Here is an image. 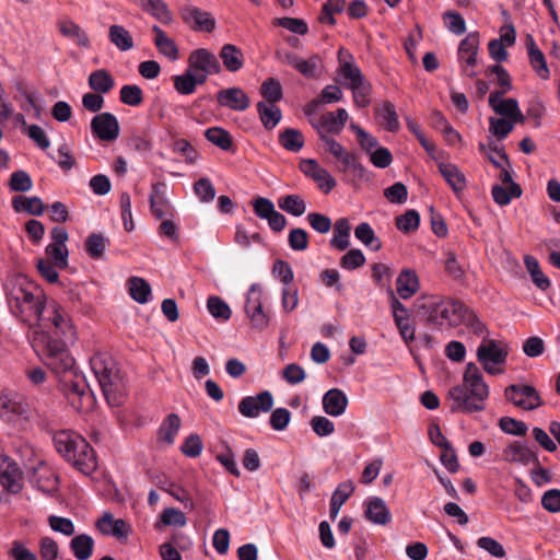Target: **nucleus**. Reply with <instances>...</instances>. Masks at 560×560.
<instances>
[{"label": "nucleus", "mask_w": 560, "mask_h": 560, "mask_svg": "<svg viewBox=\"0 0 560 560\" xmlns=\"http://www.w3.org/2000/svg\"><path fill=\"white\" fill-rule=\"evenodd\" d=\"M34 319L37 327L32 337L33 349L55 374L72 373L74 359L68 348L77 340V330L68 312L49 301Z\"/></svg>", "instance_id": "f257e3e1"}, {"label": "nucleus", "mask_w": 560, "mask_h": 560, "mask_svg": "<svg viewBox=\"0 0 560 560\" xmlns=\"http://www.w3.org/2000/svg\"><path fill=\"white\" fill-rule=\"evenodd\" d=\"M489 396L488 385L483 382L478 366L469 362L464 373V384L454 386L448 392L453 412L471 413L485 409V401Z\"/></svg>", "instance_id": "f03ea898"}, {"label": "nucleus", "mask_w": 560, "mask_h": 560, "mask_svg": "<svg viewBox=\"0 0 560 560\" xmlns=\"http://www.w3.org/2000/svg\"><path fill=\"white\" fill-rule=\"evenodd\" d=\"M7 299L11 312L24 322L34 319L47 302L42 290L23 276L8 282Z\"/></svg>", "instance_id": "7ed1b4c3"}, {"label": "nucleus", "mask_w": 560, "mask_h": 560, "mask_svg": "<svg viewBox=\"0 0 560 560\" xmlns=\"http://www.w3.org/2000/svg\"><path fill=\"white\" fill-rule=\"evenodd\" d=\"M57 452L83 475H91L97 468L94 450L80 434L60 430L52 438Z\"/></svg>", "instance_id": "20e7f679"}, {"label": "nucleus", "mask_w": 560, "mask_h": 560, "mask_svg": "<svg viewBox=\"0 0 560 560\" xmlns=\"http://www.w3.org/2000/svg\"><path fill=\"white\" fill-rule=\"evenodd\" d=\"M417 306L427 322L441 330L459 326L466 307L460 301L438 295L421 298Z\"/></svg>", "instance_id": "39448f33"}, {"label": "nucleus", "mask_w": 560, "mask_h": 560, "mask_svg": "<svg viewBox=\"0 0 560 560\" xmlns=\"http://www.w3.org/2000/svg\"><path fill=\"white\" fill-rule=\"evenodd\" d=\"M90 364L107 404L112 407L122 404V384L115 360L107 353H97Z\"/></svg>", "instance_id": "423d86ee"}, {"label": "nucleus", "mask_w": 560, "mask_h": 560, "mask_svg": "<svg viewBox=\"0 0 560 560\" xmlns=\"http://www.w3.org/2000/svg\"><path fill=\"white\" fill-rule=\"evenodd\" d=\"M477 359L482 369L491 375L502 374L509 350L506 345L493 339H483L477 348Z\"/></svg>", "instance_id": "0eeeda50"}, {"label": "nucleus", "mask_w": 560, "mask_h": 560, "mask_svg": "<svg viewBox=\"0 0 560 560\" xmlns=\"http://www.w3.org/2000/svg\"><path fill=\"white\" fill-rule=\"evenodd\" d=\"M264 291L260 284L253 283L246 294L244 311L250 327L256 331H264L271 322L269 313L264 311Z\"/></svg>", "instance_id": "6e6552de"}, {"label": "nucleus", "mask_w": 560, "mask_h": 560, "mask_svg": "<svg viewBox=\"0 0 560 560\" xmlns=\"http://www.w3.org/2000/svg\"><path fill=\"white\" fill-rule=\"evenodd\" d=\"M505 399L523 410H535L542 405V399L535 387L512 384L504 390Z\"/></svg>", "instance_id": "1a4fd4ad"}, {"label": "nucleus", "mask_w": 560, "mask_h": 560, "mask_svg": "<svg viewBox=\"0 0 560 560\" xmlns=\"http://www.w3.org/2000/svg\"><path fill=\"white\" fill-rule=\"evenodd\" d=\"M187 68L197 75L205 74V82L210 74H218L221 71L218 58L206 48L196 49L190 54Z\"/></svg>", "instance_id": "9d476101"}, {"label": "nucleus", "mask_w": 560, "mask_h": 560, "mask_svg": "<svg viewBox=\"0 0 560 560\" xmlns=\"http://www.w3.org/2000/svg\"><path fill=\"white\" fill-rule=\"evenodd\" d=\"M502 459L521 466H538V455L525 441H513L502 451Z\"/></svg>", "instance_id": "9b49d317"}, {"label": "nucleus", "mask_w": 560, "mask_h": 560, "mask_svg": "<svg viewBox=\"0 0 560 560\" xmlns=\"http://www.w3.org/2000/svg\"><path fill=\"white\" fill-rule=\"evenodd\" d=\"M273 396L269 390L254 396H246L238 402L237 409L245 418H257L260 413L269 412L273 407Z\"/></svg>", "instance_id": "f8f14e48"}, {"label": "nucleus", "mask_w": 560, "mask_h": 560, "mask_svg": "<svg viewBox=\"0 0 560 560\" xmlns=\"http://www.w3.org/2000/svg\"><path fill=\"white\" fill-rule=\"evenodd\" d=\"M96 528L106 536H112L119 541H127L132 533V527L122 518H115L110 512H104L95 523Z\"/></svg>", "instance_id": "ddd939ff"}, {"label": "nucleus", "mask_w": 560, "mask_h": 560, "mask_svg": "<svg viewBox=\"0 0 560 560\" xmlns=\"http://www.w3.org/2000/svg\"><path fill=\"white\" fill-rule=\"evenodd\" d=\"M300 170L305 176L312 178L325 194L330 192L337 186V182L330 173L313 159L303 160L300 163Z\"/></svg>", "instance_id": "4468645a"}, {"label": "nucleus", "mask_w": 560, "mask_h": 560, "mask_svg": "<svg viewBox=\"0 0 560 560\" xmlns=\"http://www.w3.org/2000/svg\"><path fill=\"white\" fill-rule=\"evenodd\" d=\"M66 386L67 396L75 409L83 410L92 405L93 395L83 376H79L74 373L73 378L67 382Z\"/></svg>", "instance_id": "2eb2a0df"}, {"label": "nucleus", "mask_w": 560, "mask_h": 560, "mask_svg": "<svg viewBox=\"0 0 560 560\" xmlns=\"http://www.w3.org/2000/svg\"><path fill=\"white\" fill-rule=\"evenodd\" d=\"M479 48L478 33H469L460 43L458 47V59L463 66V71L470 78L476 75L472 70L477 62V52Z\"/></svg>", "instance_id": "dca6fc26"}, {"label": "nucleus", "mask_w": 560, "mask_h": 560, "mask_svg": "<svg viewBox=\"0 0 560 560\" xmlns=\"http://www.w3.org/2000/svg\"><path fill=\"white\" fill-rule=\"evenodd\" d=\"M92 132L103 141H114L119 137V122L112 113H101L91 121Z\"/></svg>", "instance_id": "f3484780"}, {"label": "nucleus", "mask_w": 560, "mask_h": 560, "mask_svg": "<svg viewBox=\"0 0 560 560\" xmlns=\"http://www.w3.org/2000/svg\"><path fill=\"white\" fill-rule=\"evenodd\" d=\"M338 74L340 77V83L348 88L352 84L359 83L365 80L360 68L354 62L353 56L349 50L340 48L338 51Z\"/></svg>", "instance_id": "a211bd4d"}, {"label": "nucleus", "mask_w": 560, "mask_h": 560, "mask_svg": "<svg viewBox=\"0 0 560 560\" xmlns=\"http://www.w3.org/2000/svg\"><path fill=\"white\" fill-rule=\"evenodd\" d=\"M348 118V112L345 108H338L336 112L323 114L316 122H313V126L317 129L319 139L322 140V135H339Z\"/></svg>", "instance_id": "6ab92c4d"}, {"label": "nucleus", "mask_w": 560, "mask_h": 560, "mask_svg": "<svg viewBox=\"0 0 560 560\" xmlns=\"http://www.w3.org/2000/svg\"><path fill=\"white\" fill-rule=\"evenodd\" d=\"M0 485L12 493L22 489V471L18 464L4 456L0 458Z\"/></svg>", "instance_id": "aec40b11"}, {"label": "nucleus", "mask_w": 560, "mask_h": 560, "mask_svg": "<svg viewBox=\"0 0 560 560\" xmlns=\"http://www.w3.org/2000/svg\"><path fill=\"white\" fill-rule=\"evenodd\" d=\"M217 102L220 106L235 112H244L250 104L248 95L238 86L220 90Z\"/></svg>", "instance_id": "412c9836"}, {"label": "nucleus", "mask_w": 560, "mask_h": 560, "mask_svg": "<svg viewBox=\"0 0 560 560\" xmlns=\"http://www.w3.org/2000/svg\"><path fill=\"white\" fill-rule=\"evenodd\" d=\"M283 61L307 79L317 78L322 68V60L317 55L303 59L294 52H285Z\"/></svg>", "instance_id": "4be33fe9"}, {"label": "nucleus", "mask_w": 560, "mask_h": 560, "mask_svg": "<svg viewBox=\"0 0 560 560\" xmlns=\"http://www.w3.org/2000/svg\"><path fill=\"white\" fill-rule=\"evenodd\" d=\"M322 142H324L329 153L340 162L341 166L339 170L341 172H347L349 168L357 170L361 167L357 161L355 154L348 152L343 145L334 138L328 135H322Z\"/></svg>", "instance_id": "5701e85b"}, {"label": "nucleus", "mask_w": 560, "mask_h": 560, "mask_svg": "<svg viewBox=\"0 0 560 560\" xmlns=\"http://www.w3.org/2000/svg\"><path fill=\"white\" fill-rule=\"evenodd\" d=\"M364 516L376 525H386L392 521V513L385 501L380 497H371L364 501Z\"/></svg>", "instance_id": "b1692460"}, {"label": "nucleus", "mask_w": 560, "mask_h": 560, "mask_svg": "<svg viewBox=\"0 0 560 560\" xmlns=\"http://www.w3.org/2000/svg\"><path fill=\"white\" fill-rule=\"evenodd\" d=\"M183 19L186 23L192 24V28L196 31L211 32L215 26V21L212 15L196 7L184 8Z\"/></svg>", "instance_id": "393cba45"}, {"label": "nucleus", "mask_w": 560, "mask_h": 560, "mask_svg": "<svg viewBox=\"0 0 560 560\" xmlns=\"http://www.w3.org/2000/svg\"><path fill=\"white\" fill-rule=\"evenodd\" d=\"M347 406L348 398L341 389L331 388L323 396L324 411L331 417L343 415Z\"/></svg>", "instance_id": "a878e982"}, {"label": "nucleus", "mask_w": 560, "mask_h": 560, "mask_svg": "<svg viewBox=\"0 0 560 560\" xmlns=\"http://www.w3.org/2000/svg\"><path fill=\"white\" fill-rule=\"evenodd\" d=\"M180 427L182 420L177 413L167 415L158 430V442L168 446L173 445Z\"/></svg>", "instance_id": "bb28decb"}, {"label": "nucleus", "mask_w": 560, "mask_h": 560, "mask_svg": "<svg viewBox=\"0 0 560 560\" xmlns=\"http://www.w3.org/2000/svg\"><path fill=\"white\" fill-rule=\"evenodd\" d=\"M526 46L530 66L539 75V78L544 80L548 79L550 75V71L548 69L545 55L538 48L532 35H527Z\"/></svg>", "instance_id": "cd10ccee"}, {"label": "nucleus", "mask_w": 560, "mask_h": 560, "mask_svg": "<svg viewBox=\"0 0 560 560\" xmlns=\"http://www.w3.org/2000/svg\"><path fill=\"white\" fill-rule=\"evenodd\" d=\"M396 284L397 293L404 300L410 299L420 288L419 278L412 269H404L398 275Z\"/></svg>", "instance_id": "c85d7f7f"}, {"label": "nucleus", "mask_w": 560, "mask_h": 560, "mask_svg": "<svg viewBox=\"0 0 560 560\" xmlns=\"http://www.w3.org/2000/svg\"><path fill=\"white\" fill-rule=\"evenodd\" d=\"M438 167L441 175L451 186L454 192L458 194L465 189V175L459 171V168L455 164L439 162Z\"/></svg>", "instance_id": "c756f323"}, {"label": "nucleus", "mask_w": 560, "mask_h": 560, "mask_svg": "<svg viewBox=\"0 0 560 560\" xmlns=\"http://www.w3.org/2000/svg\"><path fill=\"white\" fill-rule=\"evenodd\" d=\"M173 81L174 88L179 94L190 95L196 91L197 85L205 83V74L197 75L187 68L183 74L175 75Z\"/></svg>", "instance_id": "7c9ffc66"}, {"label": "nucleus", "mask_w": 560, "mask_h": 560, "mask_svg": "<svg viewBox=\"0 0 560 560\" xmlns=\"http://www.w3.org/2000/svg\"><path fill=\"white\" fill-rule=\"evenodd\" d=\"M152 32L154 33V44L163 56L171 61L178 59V48L175 42L166 35V33L158 25H153Z\"/></svg>", "instance_id": "2f4dec72"}, {"label": "nucleus", "mask_w": 560, "mask_h": 560, "mask_svg": "<svg viewBox=\"0 0 560 560\" xmlns=\"http://www.w3.org/2000/svg\"><path fill=\"white\" fill-rule=\"evenodd\" d=\"M351 225L347 218H340L335 222L334 234L330 240V246L342 252L350 245Z\"/></svg>", "instance_id": "473e14b6"}, {"label": "nucleus", "mask_w": 560, "mask_h": 560, "mask_svg": "<svg viewBox=\"0 0 560 560\" xmlns=\"http://www.w3.org/2000/svg\"><path fill=\"white\" fill-rule=\"evenodd\" d=\"M88 84L92 91L107 94L114 89L115 79L107 70L97 69L90 73Z\"/></svg>", "instance_id": "72a5a7b5"}, {"label": "nucleus", "mask_w": 560, "mask_h": 560, "mask_svg": "<svg viewBox=\"0 0 560 560\" xmlns=\"http://www.w3.org/2000/svg\"><path fill=\"white\" fill-rule=\"evenodd\" d=\"M223 66L230 72H236L244 66V55L242 50L233 44H225L219 54Z\"/></svg>", "instance_id": "f704fd0d"}, {"label": "nucleus", "mask_w": 560, "mask_h": 560, "mask_svg": "<svg viewBox=\"0 0 560 560\" xmlns=\"http://www.w3.org/2000/svg\"><path fill=\"white\" fill-rule=\"evenodd\" d=\"M69 546L78 560H89L93 555L95 541L88 534H79L70 540Z\"/></svg>", "instance_id": "c9c22d12"}, {"label": "nucleus", "mask_w": 560, "mask_h": 560, "mask_svg": "<svg viewBox=\"0 0 560 560\" xmlns=\"http://www.w3.org/2000/svg\"><path fill=\"white\" fill-rule=\"evenodd\" d=\"M354 491V485L351 480H346L338 485L330 500V518L335 520L341 506L347 502Z\"/></svg>", "instance_id": "e433bc0d"}, {"label": "nucleus", "mask_w": 560, "mask_h": 560, "mask_svg": "<svg viewBox=\"0 0 560 560\" xmlns=\"http://www.w3.org/2000/svg\"><path fill=\"white\" fill-rule=\"evenodd\" d=\"M12 208L16 212L25 211L32 215H40L45 210L43 200L39 197L15 196L12 199Z\"/></svg>", "instance_id": "4c0bfd02"}, {"label": "nucleus", "mask_w": 560, "mask_h": 560, "mask_svg": "<svg viewBox=\"0 0 560 560\" xmlns=\"http://www.w3.org/2000/svg\"><path fill=\"white\" fill-rule=\"evenodd\" d=\"M478 149L480 153L487 156L493 166L498 168L502 167L503 165L510 166V160L503 147H500L494 142H489L487 144L480 142L478 144Z\"/></svg>", "instance_id": "58836bf2"}, {"label": "nucleus", "mask_w": 560, "mask_h": 560, "mask_svg": "<svg viewBox=\"0 0 560 560\" xmlns=\"http://www.w3.org/2000/svg\"><path fill=\"white\" fill-rule=\"evenodd\" d=\"M0 415L10 418L11 416H19L27 418V406L8 394H0Z\"/></svg>", "instance_id": "ea45409f"}, {"label": "nucleus", "mask_w": 560, "mask_h": 560, "mask_svg": "<svg viewBox=\"0 0 560 560\" xmlns=\"http://www.w3.org/2000/svg\"><path fill=\"white\" fill-rule=\"evenodd\" d=\"M257 112L262 126L268 130L273 129L282 117L281 110L277 105L265 102H258Z\"/></svg>", "instance_id": "a19ab883"}, {"label": "nucleus", "mask_w": 560, "mask_h": 560, "mask_svg": "<svg viewBox=\"0 0 560 560\" xmlns=\"http://www.w3.org/2000/svg\"><path fill=\"white\" fill-rule=\"evenodd\" d=\"M130 296L140 304H145L151 299V287L147 280L140 277H131L128 280Z\"/></svg>", "instance_id": "79ce46f5"}, {"label": "nucleus", "mask_w": 560, "mask_h": 560, "mask_svg": "<svg viewBox=\"0 0 560 560\" xmlns=\"http://www.w3.org/2000/svg\"><path fill=\"white\" fill-rule=\"evenodd\" d=\"M278 207L293 217H301L306 211V202L296 194L285 195L278 199Z\"/></svg>", "instance_id": "37998d69"}, {"label": "nucleus", "mask_w": 560, "mask_h": 560, "mask_svg": "<svg viewBox=\"0 0 560 560\" xmlns=\"http://www.w3.org/2000/svg\"><path fill=\"white\" fill-rule=\"evenodd\" d=\"M354 236L373 252H378L382 248L381 240L368 222H362L354 229Z\"/></svg>", "instance_id": "c03bdc74"}, {"label": "nucleus", "mask_w": 560, "mask_h": 560, "mask_svg": "<svg viewBox=\"0 0 560 560\" xmlns=\"http://www.w3.org/2000/svg\"><path fill=\"white\" fill-rule=\"evenodd\" d=\"M492 110L501 117L520 121V124L525 121V116L518 106L517 100L515 98H506L498 103V105L493 106Z\"/></svg>", "instance_id": "a18cd8bd"}, {"label": "nucleus", "mask_w": 560, "mask_h": 560, "mask_svg": "<svg viewBox=\"0 0 560 560\" xmlns=\"http://www.w3.org/2000/svg\"><path fill=\"white\" fill-rule=\"evenodd\" d=\"M377 117L387 131L396 132L400 127L396 108L390 102L383 103L377 110Z\"/></svg>", "instance_id": "49530a36"}, {"label": "nucleus", "mask_w": 560, "mask_h": 560, "mask_svg": "<svg viewBox=\"0 0 560 560\" xmlns=\"http://www.w3.org/2000/svg\"><path fill=\"white\" fill-rule=\"evenodd\" d=\"M516 124H520V121L504 117H490L489 132L500 141L505 139L513 131Z\"/></svg>", "instance_id": "de8ad7c7"}, {"label": "nucleus", "mask_w": 560, "mask_h": 560, "mask_svg": "<svg viewBox=\"0 0 560 560\" xmlns=\"http://www.w3.org/2000/svg\"><path fill=\"white\" fill-rule=\"evenodd\" d=\"M524 264L535 285L542 291L547 290L550 287V280L541 271L538 260L530 255H526L524 257Z\"/></svg>", "instance_id": "09e8293b"}, {"label": "nucleus", "mask_w": 560, "mask_h": 560, "mask_svg": "<svg viewBox=\"0 0 560 560\" xmlns=\"http://www.w3.org/2000/svg\"><path fill=\"white\" fill-rule=\"evenodd\" d=\"M522 192V188L518 184H512V186L508 188L494 185L491 190L494 202L501 207L508 206L513 198H520Z\"/></svg>", "instance_id": "8fccbe9b"}, {"label": "nucleus", "mask_w": 560, "mask_h": 560, "mask_svg": "<svg viewBox=\"0 0 560 560\" xmlns=\"http://www.w3.org/2000/svg\"><path fill=\"white\" fill-rule=\"evenodd\" d=\"M280 144L290 152H299L304 145L302 132L294 128H287L279 135Z\"/></svg>", "instance_id": "3c124183"}, {"label": "nucleus", "mask_w": 560, "mask_h": 560, "mask_svg": "<svg viewBox=\"0 0 560 560\" xmlns=\"http://www.w3.org/2000/svg\"><path fill=\"white\" fill-rule=\"evenodd\" d=\"M108 37L121 51L130 50L133 47L130 33L121 25H112L108 31Z\"/></svg>", "instance_id": "603ef678"}, {"label": "nucleus", "mask_w": 560, "mask_h": 560, "mask_svg": "<svg viewBox=\"0 0 560 560\" xmlns=\"http://www.w3.org/2000/svg\"><path fill=\"white\" fill-rule=\"evenodd\" d=\"M61 34L75 42L79 46L88 47L90 42L86 33L74 22L63 21L59 25Z\"/></svg>", "instance_id": "864d4df0"}, {"label": "nucleus", "mask_w": 560, "mask_h": 560, "mask_svg": "<svg viewBox=\"0 0 560 560\" xmlns=\"http://www.w3.org/2000/svg\"><path fill=\"white\" fill-rule=\"evenodd\" d=\"M109 244V240L101 233H92L85 241V249L90 257L101 258Z\"/></svg>", "instance_id": "5fc2aeb1"}, {"label": "nucleus", "mask_w": 560, "mask_h": 560, "mask_svg": "<svg viewBox=\"0 0 560 560\" xmlns=\"http://www.w3.org/2000/svg\"><path fill=\"white\" fill-rule=\"evenodd\" d=\"M206 139L222 150L232 148V138L230 133L220 127H211L205 131Z\"/></svg>", "instance_id": "6e6d98bb"}, {"label": "nucleus", "mask_w": 560, "mask_h": 560, "mask_svg": "<svg viewBox=\"0 0 560 560\" xmlns=\"http://www.w3.org/2000/svg\"><path fill=\"white\" fill-rule=\"evenodd\" d=\"M342 98V91L337 85H327L323 89L318 100H314L307 107L306 114L310 115L319 103H335Z\"/></svg>", "instance_id": "4d7b16f0"}, {"label": "nucleus", "mask_w": 560, "mask_h": 560, "mask_svg": "<svg viewBox=\"0 0 560 560\" xmlns=\"http://www.w3.org/2000/svg\"><path fill=\"white\" fill-rule=\"evenodd\" d=\"M348 89L352 91L353 102L358 107L364 108L369 106L371 102V84L366 80L352 84Z\"/></svg>", "instance_id": "13d9d810"}, {"label": "nucleus", "mask_w": 560, "mask_h": 560, "mask_svg": "<svg viewBox=\"0 0 560 560\" xmlns=\"http://www.w3.org/2000/svg\"><path fill=\"white\" fill-rule=\"evenodd\" d=\"M207 308L217 319L228 320L232 315L230 306L219 296H210L207 301Z\"/></svg>", "instance_id": "bf43d9fd"}, {"label": "nucleus", "mask_w": 560, "mask_h": 560, "mask_svg": "<svg viewBox=\"0 0 560 560\" xmlns=\"http://www.w3.org/2000/svg\"><path fill=\"white\" fill-rule=\"evenodd\" d=\"M260 92L264 98L268 102L267 104H275L283 96L280 82L273 78H269L264 81Z\"/></svg>", "instance_id": "052dcab7"}, {"label": "nucleus", "mask_w": 560, "mask_h": 560, "mask_svg": "<svg viewBox=\"0 0 560 560\" xmlns=\"http://www.w3.org/2000/svg\"><path fill=\"white\" fill-rule=\"evenodd\" d=\"M275 26L283 27L291 33L305 35L308 32V26L306 22L302 19L296 18H276L272 21Z\"/></svg>", "instance_id": "680f3d73"}, {"label": "nucleus", "mask_w": 560, "mask_h": 560, "mask_svg": "<svg viewBox=\"0 0 560 560\" xmlns=\"http://www.w3.org/2000/svg\"><path fill=\"white\" fill-rule=\"evenodd\" d=\"M120 102L129 106H139L143 102V92L140 86L126 84L120 89Z\"/></svg>", "instance_id": "e2e57ef3"}, {"label": "nucleus", "mask_w": 560, "mask_h": 560, "mask_svg": "<svg viewBox=\"0 0 560 560\" xmlns=\"http://www.w3.org/2000/svg\"><path fill=\"white\" fill-rule=\"evenodd\" d=\"M346 0H327L322 10L320 22L329 25L336 24L335 13H341L345 10Z\"/></svg>", "instance_id": "0e129e2a"}, {"label": "nucleus", "mask_w": 560, "mask_h": 560, "mask_svg": "<svg viewBox=\"0 0 560 560\" xmlns=\"http://www.w3.org/2000/svg\"><path fill=\"white\" fill-rule=\"evenodd\" d=\"M420 224V215L416 210H408L396 218V226L404 233L416 231Z\"/></svg>", "instance_id": "69168bd1"}, {"label": "nucleus", "mask_w": 560, "mask_h": 560, "mask_svg": "<svg viewBox=\"0 0 560 560\" xmlns=\"http://www.w3.org/2000/svg\"><path fill=\"white\" fill-rule=\"evenodd\" d=\"M499 425L504 433L515 436H524L528 430L525 422L511 417L501 418Z\"/></svg>", "instance_id": "338daca9"}, {"label": "nucleus", "mask_w": 560, "mask_h": 560, "mask_svg": "<svg viewBox=\"0 0 560 560\" xmlns=\"http://www.w3.org/2000/svg\"><path fill=\"white\" fill-rule=\"evenodd\" d=\"M365 264V256L361 249H350L340 258V266L346 270H354Z\"/></svg>", "instance_id": "774afa93"}]
</instances>
